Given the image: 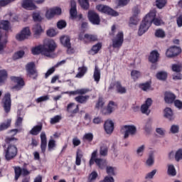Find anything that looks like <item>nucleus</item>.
<instances>
[{
    "label": "nucleus",
    "mask_w": 182,
    "mask_h": 182,
    "mask_svg": "<svg viewBox=\"0 0 182 182\" xmlns=\"http://www.w3.org/2000/svg\"><path fill=\"white\" fill-rule=\"evenodd\" d=\"M56 48H58V45H56L55 41L53 39L48 40L46 43V57L56 58V53H55Z\"/></svg>",
    "instance_id": "nucleus-1"
},
{
    "label": "nucleus",
    "mask_w": 182,
    "mask_h": 182,
    "mask_svg": "<svg viewBox=\"0 0 182 182\" xmlns=\"http://www.w3.org/2000/svg\"><path fill=\"white\" fill-rule=\"evenodd\" d=\"M95 164L99 167V168L103 169L107 166V162L103 159H96Z\"/></svg>",
    "instance_id": "nucleus-33"
},
{
    "label": "nucleus",
    "mask_w": 182,
    "mask_h": 182,
    "mask_svg": "<svg viewBox=\"0 0 182 182\" xmlns=\"http://www.w3.org/2000/svg\"><path fill=\"white\" fill-rule=\"evenodd\" d=\"M168 176H172V177H174V176L177 174V172L176 171V168H174V165L170 164L168 166Z\"/></svg>",
    "instance_id": "nucleus-43"
},
{
    "label": "nucleus",
    "mask_w": 182,
    "mask_h": 182,
    "mask_svg": "<svg viewBox=\"0 0 182 182\" xmlns=\"http://www.w3.org/2000/svg\"><path fill=\"white\" fill-rule=\"evenodd\" d=\"M56 149V141L53 139V136H51L48 144V151H53Z\"/></svg>",
    "instance_id": "nucleus-31"
},
{
    "label": "nucleus",
    "mask_w": 182,
    "mask_h": 182,
    "mask_svg": "<svg viewBox=\"0 0 182 182\" xmlns=\"http://www.w3.org/2000/svg\"><path fill=\"white\" fill-rule=\"evenodd\" d=\"M11 79L12 82L14 83H17L16 85H15L13 89H16V90H21L25 86V82H23V79L21 77H15L12 76L11 77Z\"/></svg>",
    "instance_id": "nucleus-16"
},
{
    "label": "nucleus",
    "mask_w": 182,
    "mask_h": 182,
    "mask_svg": "<svg viewBox=\"0 0 182 182\" xmlns=\"http://www.w3.org/2000/svg\"><path fill=\"white\" fill-rule=\"evenodd\" d=\"M175 160L176 161H180V160H182V149H178L175 154Z\"/></svg>",
    "instance_id": "nucleus-60"
},
{
    "label": "nucleus",
    "mask_w": 182,
    "mask_h": 182,
    "mask_svg": "<svg viewBox=\"0 0 182 182\" xmlns=\"http://www.w3.org/2000/svg\"><path fill=\"white\" fill-rule=\"evenodd\" d=\"M33 55H45L46 53V43H43L31 48Z\"/></svg>",
    "instance_id": "nucleus-11"
},
{
    "label": "nucleus",
    "mask_w": 182,
    "mask_h": 182,
    "mask_svg": "<svg viewBox=\"0 0 182 182\" xmlns=\"http://www.w3.org/2000/svg\"><path fill=\"white\" fill-rule=\"evenodd\" d=\"M181 53V48L177 46H172L169 48L166 53L167 58H175Z\"/></svg>",
    "instance_id": "nucleus-13"
},
{
    "label": "nucleus",
    "mask_w": 182,
    "mask_h": 182,
    "mask_svg": "<svg viewBox=\"0 0 182 182\" xmlns=\"http://www.w3.org/2000/svg\"><path fill=\"white\" fill-rule=\"evenodd\" d=\"M151 21H153L152 18L148 21L146 16H145L144 20L139 26V28L138 31L139 36H141V35H144V33H146V32L149 31V28L151 26Z\"/></svg>",
    "instance_id": "nucleus-2"
},
{
    "label": "nucleus",
    "mask_w": 182,
    "mask_h": 182,
    "mask_svg": "<svg viewBox=\"0 0 182 182\" xmlns=\"http://www.w3.org/2000/svg\"><path fill=\"white\" fill-rule=\"evenodd\" d=\"M0 27L4 29V31H11V23L8 21H1L0 22Z\"/></svg>",
    "instance_id": "nucleus-37"
},
{
    "label": "nucleus",
    "mask_w": 182,
    "mask_h": 182,
    "mask_svg": "<svg viewBox=\"0 0 182 182\" xmlns=\"http://www.w3.org/2000/svg\"><path fill=\"white\" fill-rule=\"evenodd\" d=\"M23 120V118L22 117H21V111H18L16 126H21V124H22Z\"/></svg>",
    "instance_id": "nucleus-57"
},
{
    "label": "nucleus",
    "mask_w": 182,
    "mask_h": 182,
    "mask_svg": "<svg viewBox=\"0 0 182 182\" xmlns=\"http://www.w3.org/2000/svg\"><path fill=\"white\" fill-rule=\"evenodd\" d=\"M14 173H15V181H18L19 177H21V174H22V168L19 166L14 167Z\"/></svg>",
    "instance_id": "nucleus-47"
},
{
    "label": "nucleus",
    "mask_w": 182,
    "mask_h": 182,
    "mask_svg": "<svg viewBox=\"0 0 182 182\" xmlns=\"http://www.w3.org/2000/svg\"><path fill=\"white\" fill-rule=\"evenodd\" d=\"M47 35L50 38H53V36H56V35H58V32H56L55 29L50 28L47 31Z\"/></svg>",
    "instance_id": "nucleus-62"
},
{
    "label": "nucleus",
    "mask_w": 182,
    "mask_h": 182,
    "mask_svg": "<svg viewBox=\"0 0 182 182\" xmlns=\"http://www.w3.org/2000/svg\"><path fill=\"white\" fill-rule=\"evenodd\" d=\"M156 10L150 11L149 13L146 15V19H148V21H150V19L152 18L151 21V23H154V25H155L156 26H160L161 25H163L164 22H163V20H161V18H156Z\"/></svg>",
    "instance_id": "nucleus-5"
},
{
    "label": "nucleus",
    "mask_w": 182,
    "mask_h": 182,
    "mask_svg": "<svg viewBox=\"0 0 182 182\" xmlns=\"http://www.w3.org/2000/svg\"><path fill=\"white\" fill-rule=\"evenodd\" d=\"M153 105V100L151 98H147L145 102L141 106V112L144 114L149 116L150 114V107Z\"/></svg>",
    "instance_id": "nucleus-10"
},
{
    "label": "nucleus",
    "mask_w": 182,
    "mask_h": 182,
    "mask_svg": "<svg viewBox=\"0 0 182 182\" xmlns=\"http://www.w3.org/2000/svg\"><path fill=\"white\" fill-rule=\"evenodd\" d=\"M164 100L166 103H173L176 100V95L171 92H165Z\"/></svg>",
    "instance_id": "nucleus-28"
},
{
    "label": "nucleus",
    "mask_w": 182,
    "mask_h": 182,
    "mask_svg": "<svg viewBox=\"0 0 182 182\" xmlns=\"http://www.w3.org/2000/svg\"><path fill=\"white\" fill-rule=\"evenodd\" d=\"M139 21H140V18H139V17L132 16L129 19V23L130 25H137Z\"/></svg>",
    "instance_id": "nucleus-56"
},
{
    "label": "nucleus",
    "mask_w": 182,
    "mask_h": 182,
    "mask_svg": "<svg viewBox=\"0 0 182 182\" xmlns=\"http://www.w3.org/2000/svg\"><path fill=\"white\" fill-rule=\"evenodd\" d=\"M116 170V168H113L112 166H107V173L109 174V176H114V171Z\"/></svg>",
    "instance_id": "nucleus-64"
},
{
    "label": "nucleus",
    "mask_w": 182,
    "mask_h": 182,
    "mask_svg": "<svg viewBox=\"0 0 182 182\" xmlns=\"http://www.w3.org/2000/svg\"><path fill=\"white\" fill-rule=\"evenodd\" d=\"M60 42L65 48H69L70 46V37L68 36H63L60 38Z\"/></svg>",
    "instance_id": "nucleus-32"
},
{
    "label": "nucleus",
    "mask_w": 182,
    "mask_h": 182,
    "mask_svg": "<svg viewBox=\"0 0 182 182\" xmlns=\"http://www.w3.org/2000/svg\"><path fill=\"white\" fill-rule=\"evenodd\" d=\"M33 19L35 22H40L42 21V17L41 16V14L39 12H36L33 14Z\"/></svg>",
    "instance_id": "nucleus-59"
},
{
    "label": "nucleus",
    "mask_w": 182,
    "mask_h": 182,
    "mask_svg": "<svg viewBox=\"0 0 182 182\" xmlns=\"http://www.w3.org/2000/svg\"><path fill=\"white\" fill-rule=\"evenodd\" d=\"M104 129L107 134H112L114 130V123L110 119L105 121L104 124Z\"/></svg>",
    "instance_id": "nucleus-19"
},
{
    "label": "nucleus",
    "mask_w": 182,
    "mask_h": 182,
    "mask_svg": "<svg viewBox=\"0 0 182 182\" xmlns=\"http://www.w3.org/2000/svg\"><path fill=\"white\" fill-rule=\"evenodd\" d=\"M167 4V0H156V5L159 9H163Z\"/></svg>",
    "instance_id": "nucleus-44"
},
{
    "label": "nucleus",
    "mask_w": 182,
    "mask_h": 182,
    "mask_svg": "<svg viewBox=\"0 0 182 182\" xmlns=\"http://www.w3.org/2000/svg\"><path fill=\"white\" fill-rule=\"evenodd\" d=\"M18 154V149L14 145H9L5 152V159L7 161L14 159Z\"/></svg>",
    "instance_id": "nucleus-6"
},
{
    "label": "nucleus",
    "mask_w": 182,
    "mask_h": 182,
    "mask_svg": "<svg viewBox=\"0 0 182 182\" xmlns=\"http://www.w3.org/2000/svg\"><path fill=\"white\" fill-rule=\"evenodd\" d=\"M146 149V146L141 145L139 146L136 149V156L137 157H142L143 154H144V150Z\"/></svg>",
    "instance_id": "nucleus-48"
},
{
    "label": "nucleus",
    "mask_w": 182,
    "mask_h": 182,
    "mask_svg": "<svg viewBox=\"0 0 182 182\" xmlns=\"http://www.w3.org/2000/svg\"><path fill=\"white\" fill-rule=\"evenodd\" d=\"M140 76H141L140 71L134 70L131 72V77L133 79V80H137Z\"/></svg>",
    "instance_id": "nucleus-46"
},
{
    "label": "nucleus",
    "mask_w": 182,
    "mask_h": 182,
    "mask_svg": "<svg viewBox=\"0 0 182 182\" xmlns=\"http://www.w3.org/2000/svg\"><path fill=\"white\" fill-rule=\"evenodd\" d=\"M93 79L97 83H99L100 80V69H99V67H97V65H95V67Z\"/></svg>",
    "instance_id": "nucleus-35"
},
{
    "label": "nucleus",
    "mask_w": 182,
    "mask_h": 182,
    "mask_svg": "<svg viewBox=\"0 0 182 182\" xmlns=\"http://www.w3.org/2000/svg\"><path fill=\"white\" fill-rule=\"evenodd\" d=\"M89 97H90L89 95H85V96L80 95L76 97L75 100L77 102V103L83 104L87 102Z\"/></svg>",
    "instance_id": "nucleus-40"
},
{
    "label": "nucleus",
    "mask_w": 182,
    "mask_h": 182,
    "mask_svg": "<svg viewBox=\"0 0 182 182\" xmlns=\"http://www.w3.org/2000/svg\"><path fill=\"white\" fill-rule=\"evenodd\" d=\"M99 175L97 174V172L92 171L88 176L87 182H95L96 181V178H97V176Z\"/></svg>",
    "instance_id": "nucleus-45"
},
{
    "label": "nucleus",
    "mask_w": 182,
    "mask_h": 182,
    "mask_svg": "<svg viewBox=\"0 0 182 182\" xmlns=\"http://www.w3.org/2000/svg\"><path fill=\"white\" fill-rule=\"evenodd\" d=\"M88 19L92 25H100V17L95 11H90L88 12Z\"/></svg>",
    "instance_id": "nucleus-15"
},
{
    "label": "nucleus",
    "mask_w": 182,
    "mask_h": 182,
    "mask_svg": "<svg viewBox=\"0 0 182 182\" xmlns=\"http://www.w3.org/2000/svg\"><path fill=\"white\" fill-rule=\"evenodd\" d=\"M22 8L24 9H36V6L32 0H23L21 3Z\"/></svg>",
    "instance_id": "nucleus-20"
},
{
    "label": "nucleus",
    "mask_w": 182,
    "mask_h": 182,
    "mask_svg": "<svg viewBox=\"0 0 182 182\" xmlns=\"http://www.w3.org/2000/svg\"><path fill=\"white\" fill-rule=\"evenodd\" d=\"M16 0H0V6H6V5H9V4H12Z\"/></svg>",
    "instance_id": "nucleus-63"
},
{
    "label": "nucleus",
    "mask_w": 182,
    "mask_h": 182,
    "mask_svg": "<svg viewBox=\"0 0 182 182\" xmlns=\"http://www.w3.org/2000/svg\"><path fill=\"white\" fill-rule=\"evenodd\" d=\"M29 36H31V30L28 27L23 28L20 33L16 34V39L19 41V42H22L26 41V39H28Z\"/></svg>",
    "instance_id": "nucleus-8"
},
{
    "label": "nucleus",
    "mask_w": 182,
    "mask_h": 182,
    "mask_svg": "<svg viewBox=\"0 0 182 182\" xmlns=\"http://www.w3.org/2000/svg\"><path fill=\"white\" fill-rule=\"evenodd\" d=\"M160 56V54H159V52L157 50H153L149 57V60L151 62V63H156V62L159 61V57Z\"/></svg>",
    "instance_id": "nucleus-24"
},
{
    "label": "nucleus",
    "mask_w": 182,
    "mask_h": 182,
    "mask_svg": "<svg viewBox=\"0 0 182 182\" xmlns=\"http://www.w3.org/2000/svg\"><path fill=\"white\" fill-rule=\"evenodd\" d=\"M155 36H156V38H166V32H164V31H163L162 29H158L155 32Z\"/></svg>",
    "instance_id": "nucleus-51"
},
{
    "label": "nucleus",
    "mask_w": 182,
    "mask_h": 182,
    "mask_svg": "<svg viewBox=\"0 0 182 182\" xmlns=\"http://www.w3.org/2000/svg\"><path fill=\"white\" fill-rule=\"evenodd\" d=\"M62 120V116L56 115L54 117L50 119V124H56V123H59Z\"/></svg>",
    "instance_id": "nucleus-52"
},
{
    "label": "nucleus",
    "mask_w": 182,
    "mask_h": 182,
    "mask_svg": "<svg viewBox=\"0 0 182 182\" xmlns=\"http://www.w3.org/2000/svg\"><path fill=\"white\" fill-rule=\"evenodd\" d=\"M82 140L87 141H92L93 140V134L92 133H87L85 134L83 137Z\"/></svg>",
    "instance_id": "nucleus-54"
},
{
    "label": "nucleus",
    "mask_w": 182,
    "mask_h": 182,
    "mask_svg": "<svg viewBox=\"0 0 182 182\" xmlns=\"http://www.w3.org/2000/svg\"><path fill=\"white\" fill-rule=\"evenodd\" d=\"M83 158V151L80 149H77L76 151L75 164L76 166H80L82 164V159Z\"/></svg>",
    "instance_id": "nucleus-29"
},
{
    "label": "nucleus",
    "mask_w": 182,
    "mask_h": 182,
    "mask_svg": "<svg viewBox=\"0 0 182 182\" xmlns=\"http://www.w3.org/2000/svg\"><path fill=\"white\" fill-rule=\"evenodd\" d=\"M96 9L99 12H102V14H107V15H111V16H119V13L109 6L99 4L96 6Z\"/></svg>",
    "instance_id": "nucleus-3"
},
{
    "label": "nucleus",
    "mask_w": 182,
    "mask_h": 182,
    "mask_svg": "<svg viewBox=\"0 0 182 182\" xmlns=\"http://www.w3.org/2000/svg\"><path fill=\"white\" fill-rule=\"evenodd\" d=\"M109 152V147L106 145H103L100 147V154L102 157H106L107 156V153Z\"/></svg>",
    "instance_id": "nucleus-42"
},
{
    "label": "nucleus",
    "mask_w": 182,
    "mask_h": 182,
    "mask_svg": "<svg viewBox=\"0 0 182 182\" xmlns=\"http://www.w3.org/2000/svg\"><path fill=\"white\" fill-rule=\"evenodd\" d=\"M8 43V36L6 34L0 35V53L4 52V49L6 47V43Z\"/></svg>",
    "instance_id": "nucleus-22"
},
{
    "label": "nucleus",
    "mask_w": 182,
    "mask_h": 182,
    "mask_svg": "<svg viewBox=\"0 0 182 182\" xmlns=\"http://www.w3.org/2000/svg\"><path fill=\"white\" fill-rule=\"evenodd\" d=\"M130 0H116L115 1V9H117L120 6H126V5L129 4Z\"/></svg>",
    "instance_id": "nucleus-39"
},
{
    "label": "nucleus",
    "mask_w": 182,
    "mask_h": 182,
    "mask_svg": "<svg viewBox=\"0 0 182 182\" xmlns=\"http://www.w3.org/2000/svg\"><path fill=\"white\" fill-rule=\"evenodd\" d=\"M12 119H8L6 122H3L0 124V132H3V130H6L11 127V123Z\"/></svg>",
    "instance_id": "nucleus-38"
},
{
    "label": "nucleus",
    "mask_w": 182,
    "mask_h": 182,
    "mask_svg": "<svg viewBox=\"0 0 182 182\" xmlns=\"http://www.w3.org/2000/svg\"><path fill=\"white\" fill-rule=\"evenodd\" d=\"M41 132H42V123L40 122L38 125L34 126L29 133L30 134H32V136H38Z\"/></svg>",
    "instance_id": "nucleus-25"
},
{
    "label": "nucleus",
    "mask_w": 182,
    "mask_h": 182,
    "mask_svg": "<svg viewBox=\"0 0 182 182\" xmlns=\"http://www.w3.org/2000/svg\"><path fill=\"white\" fill-rule=\"evenodd\" d=\"M3 109L5 113L8 114L11 112V106L12 102L11 101V94L7 92L2 100Z\"/></svg>",
    "instance_id": "nucleus-7"
},
{
    "label": "nucleus",
    "mask_w": 182,
    "mask_h": 182,
    "mask_svg": "<svg viewBox=\"0 0 182 182\" xmlns=\"http://www.w3.org/2000/svg\"><path fill=\"white\" fill-rule=\"evenodd\" d=\"M6 77H8V73H6V70H0V86L6 80Z\"/></svg>",
    "instance_id": "nucleus-41"
},
{
    "label": "nucleus",
    "mask_w": 182,
    "mask_h": 182,
    "mask_svg": "<svg viewBox=\"0 0 182 182\" xmlns=\"http://www.w3.org/2000/svg\"><path fill=\"white\" fill-rule=\"evenodd\" d=\"M33 31L36 38H39V36L43 32L40 24H36L33 28Z\"/></svg>",
    "instance_id": "nucleus-36"
},
{
    "label": "nucleus",
    "mask_w": 182,
    "mask_h": 182,
    "mask_svg": "<svg viewBox=\"0 0 182 182\" xmlns=\"http://www.w3.org/2000/svg\"><path fill=\"white\" fill-rule=\"evenodd\" d=\"M71 9L70 10V14L72 19L76 18L77 16V11L76 10V1L75 0L70 1Z\"/></svg>",
    "instance_id": "nucleus-21"
},
{
    "label": "nucleus",
    "mask_w": 182,
    "mask_h": 182,
    "mask_svg": "<svg viewBox=\"0 0 182 182\" xmlns=\"http://www.w3.org/2000/svg\"><path fill=\"white\" fill-rule=\"evenodd\" d=\"M60 14H62V9L59 7L50 9L46 11V18L47 19H52L55 15H60Z\"/></svg>",
    "instance_id": "nucleus-17"
},
{
    "label": "nucleus",
    "mask_w": 182,
    "mask_h": 182,
    "mask_svg": "<svg viewBox=\"0 0 182 182\" xmlns=\"http://www.w3.org/2000/svg\"><path fill=\"white\" fill-rule=\"evenodd\" d=\"M80 41H83L85 43L89 42H95L97 41V36L92 35V34H80L79 36Z\"/></svg>",
    "instance_id": "nucleus-18"
},
{
    "label": "nucleus",
    "mask_w": 182,
    "mask_h": 182,
    "mask_svg": "<svg viewBox=\"0 0 182 182\" xmlns=\"http://www.w3.org/2000/svg\"><path fill=\"white\" fill-rule=\"evenodd\" d=\"M67 112L72 114H76L79 112V105H75V103H70L67 107Z\"/></svg>",
    "instance_id": "nucleus-23"
},
{
    "label": "nucleus",
    "mask_w": 182,
    "mask_h": 182,
    "mask_svg": "<svg viewBox=\"0 0 182 182\" xmlns=\"http://www.w3.org/2000/svg\"><path fill=\"white\" fill-rule=\"evenodd\" d=\"M66 21L65 20H60L57 23V28L58 29H63L64 28H66Z\"/></svg>",
    "instance_id": "nucleus-58"
},
{
    "label": "nucleus",
    "mask_w": 182,
    "mask_h": 182,
    "mask_svg": "<svg viewBox=\"0 0 182 182\" xmlns=\"http://www.w3.org/2000/svg\"><path fill=\"white\" fill-rule=\"evenodd\" d=\"M164 116L168 120H173L174 119V115L173 114V110L171 109V108L166 107L164 109Z\"/></svg>",
    "instance_id": "nucleus-34"
},
{
    "label": "nucleus",
    "mask_w": 182,
    "mask_h": 182,
    "mask_svg": "<svg viewBox=\"0 0 182 182\" xmlns=\"http://www.w3.org/2000/svg\"><path fill=\"white\" fill-rule=\"evenodd\" d=\"M27 75L31 79L38 77V72L35 69V63H30L26 65Z\"/></svg>",
    "instance_id": "nucleus-9"
},
{
    "label": "nucleus",
    "mask_w": 182,
    "mask_h": 182,
    "mask_svg": "<svg viewBox=\"0 0 182 182\" xmlns=\"http://www.w3.org/2000/svg\"><path fill=\"white\" fill-rule=\"evenodd\" d=\"M156 77L159 80H166L167 79V73L164 71L159 72L156 74Z\"/></svg>",
    "instance_id": "nucleus-50"
},
{
    "label": "nucleus",
    "mask_w": 182,
    "mask_h": 182,
    "mask_svg": "<svg viewBox=\"0 0 182 182\" xmlns=\"http://www.w3.org/2000/svg\"><path fill=\"white\" fill-rule=\"evenodd\" d=\"M114 109H116V104H114L113 101H110L107 109L102 110V113L103 114H110L113 112V110H114ZM105 110H107V112H105Z\"/></svg>",
    "instance_id": "nucleus-26"
},
{
    "label": "nucleus",
    "mask_w": 182,
    "mask_h": 182,
    "mask_svg": "<svg viewBox=\"0 0 182 182\" xmlns=\"http://www.w3.org/2000/svg\"><path fill=\"white\" fill-rule=\"evenodd\" d=\"M139 87L144 92H147V90H150V82H146L144 84H141L139 85Z\"/></svg>",
    "instance_id": "nucleus-61"
},
{
    "label": "nucleus",
    "mask_w": 182,
    "mask_h": 182,
    "mask_svg": "<svg viewBox=\"0 0 182 182\" xmlns=\"http://www.w3.org/2000/svg\"><path fill=\"white\" fill-rule=\"evenodd\" d=\"M23 55H25V51L23 50L17 51L13 55V59L14 60H17V59H21V58H23Z\"/></svg>",
    "instance_id": "nucleus-49"
},
{
    "label": "nucleus",
    "mask_w": 182,
    "mask_h": 182,
    "mask_svg": "<svg viewBox=\"0 0 182 182\" xmlns=\"http://www.w3.org/2000/svg\"><path fill=\"white\" fill-rule=\"evenodd\" d=\"M123 42H124L123 32L119 31L117 34V36L112 39V48L119 50V49L122 48Z\"/></svg>",
    "instance_id": "nucleus-4"
},
{
    "label": "nucleus",
    "mask_w": 182,
    "mask_h": 182,
    "mask_svg": "<svg viewBox=\"0 0 182 182\" xmlns=\"http://www.w3.org/2000/svg\"><path fill=\"white\" fill-rule=\"evenodd\" d=\"M86 72H87V67L82 66L78 68V73L75 75V77H77V79H82V77H83L85 75H86Z\"/></svg>",
    "instance_id": "nucleus-30"
},
{
    "label": "nucleus",
    "mask_w": 182,
    "mask_h": 182,
    "mask_svg": "<svg viewBox=\"0 0 182 182\" xmlns=\"http://www.w3.org/2000/svg\"><path fill=\"white\" fill-rule=\"evenodd\" d=\"M114 87H115L117 92L120 95H124L127 92L126 87L122 85V83L119 81H117L114 84H111L108 89L109 90H112Z\"/></svg>",
    "instance_id": "nucleus-14"
},
{
    "label": "nucleus",
    "mask_w": 182,
    "mask_h": 182,
    "mask_svg": "<svg viewBox=\"0 0 182 182\" xmlns=\"http://www.w3.org/2000/svg\"><path fill=\"white\" fill-rule=\"evenodd\" d=\"M100 49H102V43H100L95 44L92 48V52H94L95 54L97 53V52H99V50H100Z\"/></svg>",
    "instance_id": "nucleus-55"
},
{
    "label": "nucleus",
    "mask_w": 182,
    "mask_h": 182,
    "mask_svg": "<svg viewBox=\"0 0 182 182\" xmlns=\"http://www.w3.org/2000/svg\"><path fill=\"white\" fill-rule=\"evenodd\" d=\"M40 137L41 140V151L45 154V151H46V134L45 132H42Z\"/></svg>",
    "instance_id": "nucleus-27"
},
{
    "label": "nucleus",
    "mask_w": 182,
    "mask_h": 182,
    "mask_svg": "<svg viewBox=\"0 0 182 182\" xmlns=\"http://www.w3.org/2000/svg\"><path fill=\"white\" fill-rule=\"evenodd\" d=\"M123 130H124V137L125 139H127L129 136H134L136 132H137V129L134 125H125L123 127Z\"/></svg>",
    "instance_id": "nucleus-12"
},
{
    "label": "nucleus",
    "mask_w": 182,
    "mask_h": 182,
    "mask_svg": "<svg viewBox=\"0 0 182 182\" xmlns=\"http://www.w3.org/2000/svg\"><path fill=\"white\" fill-rule=\"evenodd\" d=\"M154 164V155L153 154H150L147 160H146V165L147 166H153Z\"/></svg>",
    "instance_id": "nucleus-53"
}]
</instances>
